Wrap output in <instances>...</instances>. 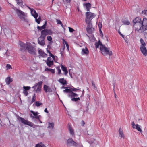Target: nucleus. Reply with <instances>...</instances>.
I'll use <instances>...</instances> for the list:
<instances>
[{
  "label": "nucleus",
  "instance_id": "obj_20",
  "mask_svg": "<svg viewBox=\"0 0 147 147\" xmlns=\"http://www.w3.org/2000/svg\"><path fill=\"white\" fill-rule=\"evenodd\" d=\"M38 53L41 56L44 57H46L47 56V54L45 53L42 50L38 51Z\"/></svg>",
  "mask_w": 147,
  "mask_h": 147
},
{
  "label": "nucleus",
  "instance_id": "obj_3",
  "mask_svg": "<svg viewBox=\"0 0 147 147\" xmlns=\"http://www.w3.org/2000/svg\"><path fill=\"white\" fill-rule=\"evenodd\" d=\"M100 50L103 55L106 56L107 55L111 56L112 55V52L109 48H107L104 45H101L100 48Z\"/></svg>",
  "mask_w": 147,
  "mask_h": 147
},
{
  "label": "nucleus",
  "instance_id": "obj_8",
  "mask_svg": "<svg viewBox=\"0 0 147 147\" xmlns=\"http://www.w3.org/2000/svg\"><path fill=\"white\" fill-rule=\"evenodd\" d=\"M66 144L68 146H77L76 143L72 138H69L67 140Z\"/></svg>",
  "mask_w": 147,
  "mask_h": 147
},
{
  "label": "nucleus",
  "instance_id": "obj_52",
  "mask_svg": "<svg viewBox=\"0 0 147 147\" xmlns=\"http://www.w3.org/2000/svg\"><path fill=\"white\" fill-rule=\"evenodd\" d=\"M92 86H93L94 88H96L95 84L93 81H92Z\"/></svg>",
  "mask_w": 147,
  "mask_h": 147
},
{
  "label": "nucleus",
  "instance_id": "obj_40",
  "mask_svg": "<svg viewBox=\"0 0 147 147\" xmlns=\"http://www.w3.org/2000/svg\"><path fill=\"white\" fill-rule=\"evenodd\" d=\"M37 147H45V146L42 143L37 144Z\"/></svg>",
  "mask_w": 147,
  "mask_h": 147
},
{
  "label": "nucleus",
  "instance_id": "obj_45",
  "mask_svg": "<svg viewBox=\"0 0 147 147\" xmlns=\"http://www.w3.org/2000/svg\"><path fill=\"white\" fill-rule=\"evenodd\" d=\"M142 13L143 15H145V16H147V9H145L142 12Z\"/></svg>",
  "mask_w": 147,
  "mask_h": 147
},
{
  "label": "nucleus",
  "instance_id": "obj_1",
  "mask_svg": "<svg viewBox=\"0 0 147 147\" xmlns=\"http://www.w3.org/2000/svg\"><path fill=\"white\" fill-rule=\"evenodd\" d=\"M19 45L20 47V50L21 51H24L26 49L29 53L32 54H35L36 49L34 46L28 42H26V44L21 41H19Z\"/></svg>",
  "mask_w": 147,
  "mask_h": 147
},
{
  "label": "nucleus",
  "instance_id": "obj_2",
  "mask_svg": "<svg viewBox=\"0 0 147 147\" xmlns=\"http://www.w3.org/2000/svg\"><path fill=\"white\" fill-rule=\"evenodd\" d=\"M141 19L139 17H137L133 20V23L135 30L136 32L139 33L141 32Z\"/></svg>",
  "mask_w": 147,
  "mask_h": 147
},
{
  "label": "nucleus",
  "instance_id": "obj_22",
  "mask_svg": "<svg viewBox=\"0 0 147 147\" xmlns=\"http://www.w3.org/2000/svg\"><path fill=\"white\" fill-rule=\"evenodd\" d=\"M84 6L86 7L87 11H89L91 8V4L90 3H87L84 4Z\"/></svg>",
  "mask_w": 147,
  "mask_h": 147
},
{
  "label": "nucleus",
  "instance_id": "obj_19",
  "mask_svg": "<svg viewBox=\"0 0 147 147\" xmlns=\"http://www.w3.org/2000/svg\"><path fill=\"white\" fill-rule=\"evenodd\" d=\"M32 15L34 16L35 18V21L37 22V13L34 9H32L31 11Z\"/></svg>",
  "mask_w": 147,
  "mask_h": 147
},
{
  "label": "nucleus",
  "instance_id": "obj_56",
  "mask_svg": "<svg viewBox=\"0 0 147 147\" xmlns=\"http://www.w3.org/2000/svg\"><path fill=\"white\" fill-rule=\"evenodd\" d=\"M44 111L45 112H46L47 113H49V111H48L47 110V108H46L45 110H44Z\"/></svg>",
  "mask_w": 147,
  "mask_h": 147
},
{
  "label": "nucleus",
  "instance_id": "obj_36",
  "mask_svg": "<svg viewBox=\"0 0 147 147\" xmlns=\"http://www.w3.org/2000/svg\"><path fill=\"white\" fill-rule=\"evenodd\" d=\"M135 128L138 130V131L140 132H142V130L138 124H136V125Z\"/></svg>",
  "mask_w": 147,
  "mask_h": 147
},
{
  "label": "nucleus",
  "instance_id": "obj_30",
  "mask_svg": "<svg viewBox=\"0 0 147 147\" xmlns=\"http://www.w3.org/2000/svg\"><path fill=\"white\" fill-rule=\"evenodd\" d=\"M46 64L47 65L50 67L53 65V61H46Z\"/></svg>",
  "mask_w": 147,
  "mask_h": 147
},
{
  "label": "nucleus",
  "instance_id": "obj_48",
  "mask_svg": "<svg viewBox=\"0 0 147 147\" xmlns=\"http://www.w3.org/2000/svg\"><path fill=\"white\" fill-rule=\"evenodd\" d=\"M47 38L48 40L49 41H51L52 40V38L51 36H48Z\"/></svg>",
  "mask_w": 147,
  "mask_h": 147
},
{
  "label": "nucleus",
  "instance_id": "obj_50",
  "mask_svg": "<svg viewBox=\"0 0 147 147\" xmlns=\"http://www.w3.org/2000/svg\"><path fill=\"white\" fill-rule=\"evenodd\" d=\"M46 61H53V59L52 58H51L50 57H49L47 58Z\"/></svg>",
  "mask_w": 147,
  "mask_h": 147
},
{
  "label": "nucleus",
  "instance_id": "obj_11",
  "mask_svg": "<svg viewBox=\"0 0 147 147\" xmlns=\"http://www.w3.org/2000/svg\"><path fill=\"white\" fill-rule=\"evenodd\" d=\"M43 90L46 93L51 92L52 90L49 86L46 85H44L43 86Z\"/></svg>",
  "mask_w": 147,
  "mask_h": 147
},
{
  "label": "nucleus",
  "instance_id": "obj_35",
  "mask_svg": "<svg viewBox=\"0 0 147 147\" xmlns=\"http://www.w3.org/2000/svg\"><path fill=\"white\" fill-rule=\"evenodd\" d=\"M101 45H103L101 42L99 41L98 42H96L95 44V46L97 48H98L99 45H100V47Z\"/></svg>",
  "mask_w": 147,
  "mask_h": 147
},
{
  "label": "nucleus",
  "instance_id": "obj_33",
  "mask_svg": "<svg viewBox=\"0 0 147 147\" xmlns=\"http://www.w3.org/2000/svg\"><path fill=\"white\" fill-rule=\"evenodd\" d=\"M140 42L141 44L140 47H145L146 45L142 39H140Z\"/></svg>",
  "mask_w": 147,
  "mask_h": 147
},
{
  "label": "nucleus",
  "instance_id": "obj_57",
  "mask_svg": "<svg viewBox=\"0 0 147 147\" xmlns=\"http://www.w3.org/2000/svg\"><path fill=\"white\" fill-rule=\"evenodd\" d=\"M41 105V103L40 102L37 101V106H39Z\"/></svg>",
  "mask_w": 147,
  "mask_h": 147
},
{
  "label": "nucleus",
  "instance_id": "obj_28",
  "mask_svg": "<svg viewBox=\"0 0 147 147\" xmlns=\"http://www.w3.org/2000/svg\"><path fill=\"white\" fill-rule=\"evenodd\" d=\"M47 24V22L45 21V24L42 26L40 27L38 26H37V29H38L39 30H42L43 29H45L46 28V26Z\"/></svg>",
  "mask_w": 147,
  "mask_h": 147
},
{
  "label": "nucleus",
  "instance_id": "obj_26",
  "mask_svg": "<svg viewBox=\"0 0 147 147\" xmlns=\"http://www.w3.org/2000/svg\"><path fill=\"white\" fill-rule=\"evenodd\" d=\"M122 23L125 25H129L130 23L129 20L127 19H123L122 20Z\"/></svg>",
  "mask_w": 147,
  "mask_h": 147
},
{
  "label": "nucleus",
  "instance_id": "obj_34",
  "mask_svg": "<svg viewBox=\"0 0 147 147\" xmlns=\"http://www.w3.org/2000/svg\"><path fill=\"white\" fill-rule=\"evenodd\" d=\"M72 91V90H71V89H70L67 88L66 89L64 90L63 91V92L64 93H69V94H70Z\"/></svg>",
  "mask_w": 147,
  "mask_h": 147
},
{
  "label": "nucleus",
  "instance_id": "obj_25",
  "mask_svg": "<svg viewBox=\"0 0 147 147\" xmlns=\"http://www.w3.org/2000/svg\"><path fill=\"white\" fill-rule=\"evenodd\" d=\"M68 96L69 97L72 98L78 96V95L72 91L70 94H68Z\"/></svg>",
  "mask_w": 147,
  "mask_h": 147
},
{
  "label": "nucleus",
  "instance_id": "obj_49",
  "mask_svg": "<svg viewBox=\"0 0 147 147\" xmlns=\"http://www.w3.org/2000/svg\"><path fill=\"white\" fill-rule=\"evenodd\" d=\"M69 29V31L70 32H72L74 31L75 30L74 29H73L72 28L70 27H68Z\"/></svg>",
  "mask_w": 147,
  "mask_h": 147
},
{
  "label": "nucleus",
  "instance_id": "obj_6",
  "mask_svg": "<svg viewBox=\"0 0 147 147\" xmlns=\"http://www.w3.org/2000/svg\"><path fill=\"white\" fill-rule=\"evenodd\" d=\"M15 11L19 18L22 20L28 22V20L25 17L26 16V14L25 13L17 9H16Z\"/></svg>",
  "mask_w": 147,
  "mask_h": 147
},
{
  "label": "nucleus",
  "instance_id": "obj_39",
  "mask_svg": "<svg viewBox=\"0 0 147 147\" xmlns=\"http://www.w3.org/2000/svg\"><path fill=\"white\" fill-rule=\"evenodd\" d=\"M45 30H46V31L47 32V35H48V34L51 35L52 34V32L51 30L47 29H46Z\"/></svg>",
  "mask_w": 147,
  "mask_h": 147
},
{
  "label": "nucleus",
  "instance_id": "obj_12",
  "mask_svg": "<svg viewBox=\"0 0 147 147\" xmlns=\"http://www.w3.org/2000/svg\"><path fill=\"white\" fill-rule=\"evenodd\" d=\"M44 37L40 36V37L38 39V43L39 44L42 46H43L45 44Z\"/></svg>",
  "mask_w": 147,
  "mask_h": 147
},
{
  "label": "nucleus",
  "instance_id": "obj_54",
  "mask_svg": "<svg viewBox=\"0 0 147 147\" xmlns=\"http://www.w3.org/2000/svg\"><path fill=\"white\" fill-rule=\"evenodd\" d=\"M35 99H36L35 97L34 96L32 99V102H34L35 101Z\"/></svg>",
  "mask_w": 147,
  "mask_h": 147
},
{
  "label": "nucleus",
  "instance_id": "obj_58",
  "mask_svg": "<svg viewBox=\"0 0 147 147\" xmlns=\"http://www.w3.org/2000/svg\"><path fill=\"white\" fill-rule=\"evenodd\" d=\"M84 90H83L82 91V94L81 96V97H82V96H84Z\"/></svg>",
  "mask_w": 147,
  "mask_h": 147
},
{
  "label": "nucleus",
  "instance_id": "obj_63",
  "mask_svg": "<svg viewBox=\"0 0 147 147\" xmlns=\"http://www.w3.org/2000/svg\"><path fill=\"white\" fill-rule=\"evenodd\" d=\"M82 123L83 125L85 124V123L84 121L82 120Z\"/></svg>",
  "mask_w": 147,
  "mask_h": 147
},
{
  "label": "nucleus",
  "instance_id": "obj_10",
  "mask_svg": "<svg viewBox=\"0 0 147 147\" xmlns=\"http://www.w3.org/2000/svg\"><path fill=\"white\" fill-rule=\"evenodd\" d=\"M23 93L24 94L25 96H26L28 95V91L30 90L31 88L30 86H24L23 87Z\"/></svg>",
  "mask_w": 147,
  "mask_h": 147
},
{
  "label": "nucleus",
  "instance_id": "obj_29",
  "mask_svg": "<svg viewBox=\"0 0 147 147\" xmlns=\"http://www.w3.org/2000/svg\"><path fill=\"white\" fill-rule=\"evenodd\" d=\"M56 22L57 24H60L61 26L63 28L64 30H65V28L62 22L59 20V19H57Z\"/></svg>",
  "mask_w": 147,
  "mask_h": 147
},
{
  "label": "nucleus",
  "instance_id": "obj_38",
  "mask_svg": "<svg viewBox=\"0 0 147 147\" xmlns=\"http://www.w3.org/2000/svg\"><path fill=\"white\" fill-rule=\"evenodd\" d=\"M80 100V98L79 97L76 98H75V97H74V98H72L71 99V100L72 101H75V102H76L77 101L79 100Z\"/></svg>",
  "mask_w": 147,
  "mask_h": 147
},
{
  "label": "nucleus",
  "instance_id": "obj_44",
  "mask_svg": "<svg viewBox=\"0 0 147 147\" xmlns=\"http://www.w3.org/2000/svg\"><path fill=\"white\" fill-rule=\"evenodd\" d=\"M98 26L99 28L100 31L101 32H102V31H101V29L102 27V24L101 23L99 22L98 23Z\"/></svg>",
  "mask_w": 147,
  "mask_h": 147
},
{
  "label": "nucleus",
  "instance_id": "obj_14",
  "mask_svg": "<svg viewBox=\"0 0 147 147\" xmlns=\"http://www.w3.org/2000/svg\"><path fill=\"white\" fill-rule=\"evenodd\" d=\"M81 53L82 55H87L89 53V51L87 47H85L82 49Z\"/></svg>",
  "mask_w": 147,
  "mask_h": 147
},
{
  "label": "nucleus",
  "instance_id": "obj_47",
  "mask_svg": "<svg viewBox=\"0 0 147 147\" xmlns=\"http://www.w3.org/2000/svg\"><path fill=\"white\" fill-rule=\"evenodd\" d=\"M41 20V19L40 16H39L38 18H37V24H39L40 23V21Z\"/></svg>",
  "mask_w": 147,
  "mask_h": 147
},
{
  "label": "nucleus",
  "instance_id": "obj_24",
  "mask_svg": "<svg viewBox=\"0 0 147 147\" xmlns=\"http://www.w3.org/2000/svg\"><path fill=\"white\" fill-rule=\"evenodd\" d=\"M12 79L9 76L7 77L5 80L6 83L7 85H9L11 82H12Z\"/></svg>",
  "mask_w": 147,
  "mask_h": 147
},
{
  "label": "nucleus",
  "instance_id": "obj_46",
  "mask_svg": "<svg viewBox=\"0 0 147 147\" xmlns=\"http://www.w3.org/2000/svg\"><path fill=\"white\" fill-rule=\"evenodd\" d=\"M57 71H58V74H61V70L59 67H57Z\"/></svg>",
  "mask_w": 147,
  "mask_h": 147
},
{
  "label": "nucleus",
  "instance_id": "obj_27",
  "mask_svg": "<svg viewBox=\"0 0 147 147\" xmlns=\"http://www.w3.org/2000/svg\"><path fill=\"white\" fill-rule=\"evenodd\" d=\"M59 81L63 85H65L67 84L66 81L64 78H60L59 80Z\"/></svg>",
  "mask_w": 147,
  "mask_h": 147
},
{
  "label": "nucleus",
  "instance_id": "obj_7",
  "mask_svg": "<svg viewBox=\"0 0 147 147\" xmlns=\"http://www.w3.org/2000/svg\"><path fill=\"white\" fill-rule=\"evenodd\" d=\"M18 119L20 121L24 124L30 126H32L33 125L31 122H30L27 120H25L24 118L20 117H19Z\"/></svg>",
  "mask_w": 147,
  "mask_h": 147
},
{
  "label": "nucleus",
  "instance_id": "obj_17",
  "mask_svg": "<svg viewBox=\"0 0 147 147\" xmlns=\"http://www.w3.org/2000/svg\"><path fill=\"white\" fill-rule=\"evenodd\" d=\"M140 50L145 56L147 55V50L145 47H140Z\"/></svg>",
  "mask_w": 147,
  "mask_h": 147
},
{
  "label": "nucleus",
  "instance_id": "obj_53",
  "mask_svg": "<svg viewBox=\"0 0 147 147\" xmlns=\"http://www.w3.org/2000/svg\"><path fill=\"white\" fill-rule=\"evenodd\" d=\"M131 125H132L133 128H135L136 125H135L134 122H133L132 123Z\"/></svg>",
  "mask_w": 147,
  "mask_h": 147
},
{
  "label": "nucleus",
  "instance_id": "obj_37",
  "mask_svg": "<svg viewBox=\"0 0 147 147\" xmlns=\"http://www.w3.org/2000/svg\"><path fill=\"white\" fill-rule=\"evenodd\" d=\"M71 90L72 91H77L78 90H79V91L81 92V90H80L79 89V88L78 87L77 88H71Z\"/></svg>",
  "mask_w": 147,
  "mask_h": 147
},
{
  "label": "nucleus",
  "instance_id": "obj_64",
  "mask_svg": "<svg viewBox=\"0 0 147 147\" xmlns=\"http://www.w3.org/2000/svg\"><path fill=\"white\" fill-rule=\"evenodd\" d=\"M66 1L67 3H70L71 1V0H66Z\"/></svg>",
  "mask_w": 147,
  "mask_h": 147
},
{
  "label": "nucleus",
  "instance_id": "obj_9",
  "mask_svg": "<svg viewBox=\"0 0 147 147\" xmlns=\"http://www.w3.org/2000/svg\"><path fill=\"white\" fill-rule=\"evenodd\" d=\"M87 32L89 34H92L94 29L92 27V24L88 25L86 28Z\"/></svg>",
  "mask_w": 147,
  "mask_h": 147
},
{
  "label": "nucleus",
  "instance_id": "obj_55",
  "mask_svg": "<svg viewBox=\"0 0 147 147\" xmlns=\"http://www.w3.org/2000/svg\"><path fill=\"white\" fill-rule=\"evenodd\" d=\"M50 71H51L52 74H54L55 72V70L54 69H51Z\"/></svg>",
  "mask_w": 147,
  "mask_h": 147
},
{
  "label": "nucleus",
  "instance_id": "obj_60",
  "mask_svg": "<svg viewBox=\"0 0 147 147\" xmlns=\"http://www.w3.org/2000/svg\"><path fill=\"white\" fill-rule=\"evenodd\" d=\"M119 33L121 36L123 38H124V36L120 32H119Z\"/></svg>",
  "mask_w": 147,
  "mask_h": 147
},
{
  "label": "nucleus",
  "instance_id": "obj_31",
  "mask_svg": "<svg viewBox=\"0 0 147 147\" xmlns=\"http://www.w3.org/2000/svg\"><path fill=\"white\" fill-rule=\"evenodd\" d=\"M62 40H63V45H64V44L65 45H65L66 46L67 50L68 51H69V45L67 42L66 41H65V40L64 39H62Z\"/></svg>",
  "mask_w": 147,
  "mask_h": 147
},
{
  "label": "nucleus",
  "instance_id": "obj_4",
  "mask_svg": "<svg viewBox=\"0 0 147 147\" xmlns=\"http://www.w3.org/2000/svg\"><path fill=\"white\" fill-rule=\"evenodd\" d=\"M86 16L85 19L86 23L87 24V25L92 24L91 23V20L95 16L93 13L90 12H87L86 13Z\"/></svg>",
  "mask_w": 147,
  "mask_h": 147
},
{
  "label": "nucleus",
  "instance_id": "obj_15",
  "mask_svg": "<svg viewBox=\"0 0 147 147\" xmlns=\"http://www.w3.org/2000/svg\"><path fill=\"white\" fill-rule=\"evenodd\" d=\"M68 127L70 134L72 135V136H74V129L72 127L71 125L69 123L68 124Z\"/></svg>",
  "mask_w": 147,
  "mask_h": 147
},
{
  "label": "nucleus",
  "instance_id": "obj_51",
  "mask_svg": "<svg viewBox=\"0 0 147 147\" xmlns=\"http://www.w3.org/2000/svg\"><path fill=\"white\" fill-rule=\"evenodd\" d=\"M22 3V0H18L17 1V3L18 5H21V3Z\"/></svg>",
  "mask_w": 147,
  "mask_h": 147
},
{
  "label": "nucleus",
  "instance_id": "obj_59",
  "mask_svg": "<svg viewBox=\"0 0 147 147\" xmlns=\"http://www.w3.org/2000/svg\"><path fill=\"white\" fill-rule=\"evenodd\" d=\"M38 120L40 123H42V121L39 119V117L38 116H37V120Z\"/></svg>",
  "mask_w": 147,
  "mask_h": 147
},
{
  "label": "nucleus",
  "instance_id": "obj_62",
  "mask_svg": "<svg viewBox=\"0 0 147 147\" xmlns=\"http://www.w3.org/2000/svg\"><path fill=\"white\" fill-rule=\"evenodd\" d=\"M65 48V45L64 44V45H63L62 47L63 50Z\"/></svg>",
  "mask_w": 147,
  "mask_h": 147
},
{
  "label": "nucleus",
  "instance_id": "obj_21",
  "mask_svg": "<svg viewBox=\"0 0 147 147\" xmlns=\"http://www.w3.org/2000/svg\"><path fill=\"white\" fill-rule=\"evenodd\" d=\"M119 136L122 138H124L125 137L124 134L123 130L121 129V128H120L119 131Z\"/></svg>",
  "mask_w": 147,
  "mask_h": 147
},
{
  "label": "nucleus",
  "instance_id": "obj_23",
  "mask_svg": "<svg viewBox=\"0 0 147 147\" xmlns=\"http://www.w3.org/2000/svg\"><path fill=\"white\" fill-rule=\"evenodd\" d=\"M30 112L31 114L30 115V116L32 119L37 118V112H35L32 111H31Z\"/></svg>",
  "mask_w": 147,
  "mask_h": 147
},
{
  "label": "nucleus",
  "instance_id": "obj_16",
  "mask_svg": "<svg viewBox=\"0 0 147 147\" xmlns=\"http://www.w3.org/2000/svg\"><path fill=\"white\" fill-rule=\"evenodd\" d=\"M31 69L32 71H36L37 69V65L35 62H34V61L32 62Z\"/></svg>",
  "mask_w": 147,
  "mask_h": 147
},
{
  "label": "nucleus",
  "instance_id": "obj_61",
  "mask_svg": "<svg viewBox=\"0 0 147 147\" xmlns=\"http://www.w3.org/2000/svg\"><path fill=\"white\" fill-rule=\"evenodd\" d=\"M51 69H49V68H46V69H45V71H50V70Z\"/></svg>",
  "mask_w": 147,
  "mask_h": 147
},
{
  "label": "nucleus",
  "instance_id": "obj_13",
  "mask_svg": "<svg viewBox=\"0 0 147 147\" xmlns=\"http://www.w3.org/2000/svg\"><path fill=\"white\" fill-rule=\"evenodd\" d=\"M42 83V81H40L37 83V93L41 92Z\"/></svg>",
  "mask_w": 147,
  "mask_h": 147
},
{
  "label": "nucleus",
  "instance_id": "obj_5",
  "mask_svg": "<svg viewBox=\"0 0 147 147\" xmlns=\"http://www.w3.org/2000/svg\"><path fill=\"white\" fill-rule=\"evenodd\" d=\"M141 25V32L140 33L144 32L147 30V18H144L142 20Z\"/></svg>",
  "mask_w": 147,
  "mask_h": 147
},
{
  "label": "nucleus",
  "instance_id": "obj_18",
  "mask_svg": "<svg viewBox=\"0 0 147 147\" xmlns=\"http://www.w3.org/2000/svg\"><path fill=\"white\" fill-rule=\"evenodd\" d=\"M61 68L62 70L64 72L65 75V76L67 75L68 73V72L67 68L62 65H61Z\"/></svg>",
  "mask_w": 147,
  "mask_h": 147
},
{
  "label": "nucleus",
  "instance_id": "obj_42",
  "mask_svg": "<svg viewBox=\"0 0 147 147\" xmlns=\"http://www.w3.org/2000/svg\"><path fill=\"white\" fill-rule=\"evenodd\" d=\"M47 51H48V52L49 54V55L50 56V57H52L53 58V59H54V58H55V56H54V55H53L52 54H51V53L50 52V51H49L48 50Z\"/></svg>",
  "mask_w": 147,
  "mask_h": 147
},
{
  "label": "nucleus",
  "instance_id": "obj_32",
  "mask_svg": "<svg viewBox=\"0 0 147 147\" xmlns=\"http://www.w3.org/2000/svg\"><path fill=\"white\" fill-rule=\"evenodd\" d=\"M47 35V34L46 31V30L44 29V30H42L41 32V36L45 38Z\"/></svg>",
  "mask_w": 147,
  "mask_h": 147
},
{
  "label": "nucleus",
  "instance_id": "obj_43",
  "mask_svg": "<svg viewBox=\"0 0 147 147\" xmlns=\"http://www.w3.org/2000/svg\"><path fill=\"white\" fill-rule=\"evenodd\" d=\"M54 124L53 123H49V127H51L52 128H53L54 127Z\"/></svg>",
  "mask_w": 147,
  "mask_h": 147
},
{
  "label": "nucleus",
  "instance_id": "obj_41",
  "mask_svg": "<svg viewBox=\"0 0 147 147\" xmlns=\"http://www.w3.org/2000/svg\"><path fill=\"white\" fill-rule=\"evenodd\" d=\"M6 68L7 69V70L12 69V67L11 65L9 64H7L6 65Z\"/></svg>",
  "mask_w": 147,
  "mask_h": 147
}]
</instances>
